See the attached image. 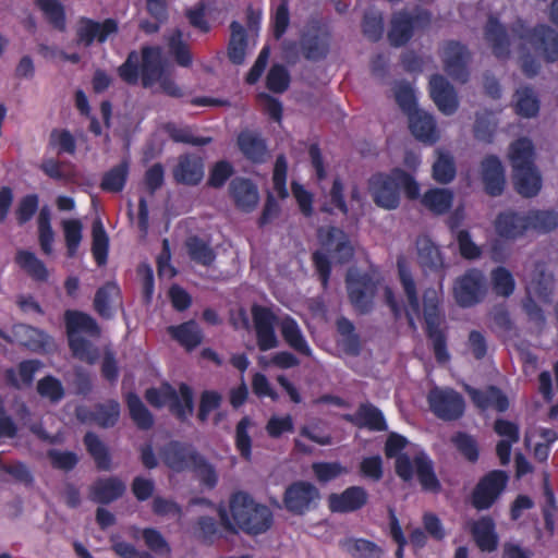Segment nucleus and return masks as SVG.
Wrapping results in <instances>:
<instances>
[{
  "label": "nucleus",
  "mask_w": 558,
  "mask_h": 558,
  "mask_svg": "<svg viewBox=\"0 0 558 558\" xmlns=\"http://www.w3.org/2000/svg\"><path fill=\"white\" fill-rule=\"evenodd\" d=\"M535 149L532 141L520 137L509 147V160L512 166L514 190L524 198L538 195L542 190V175L534 163Z\"/></svg>",
  "instance_id": "nucleus-1"
},
{
  "label": "nucleus",
  "mask_w": 558,
  "mask_h": 558,
  "mask_svg": "<svg viewBox=\"0 0 558 558\" xmlns=\"http://www.w3.org/2000/svg\"><path fill=\"white\" fill-rule=\"evenodd\" d=\"M118 74L128 85H136L141 78L143 87H151L165 75L160 47H142L141 63L138 52L130 51L125 61L118 68Z\"/></svg>",
  "instance_id": "nucleus-2"
},
{
  "label": "nucleus",
  "mask_w": 558,
  "mask_h": 558,
  "mask_svg": "<svg viewBox=\"0 0 558 558\" xmlns=\"http://www.w3.org/2000/svg\"><path fill=\"white\" fill-rule=\"evenodd\" d=\"M64 325L69 348L73 355L81 361L94 363L98 357V350L89 340L82 337V333L98 338L101 329L96 319L82 311L66 310Z\"/></svg>",
  "instance_id": "nucleus-3"
},
{
  "label": "nucleus",
  "mask_w": 558,
  "mask_h": 558,
  "mask_svg": "<svg viewBox=\"0 0 558 558\" xmlns=\"http://www.w3.org/2000/svg\"><path fill=\"white\" fill-rule=\"evenodd\" d=\"M229 510L239 529L248 535L267 532L274 522L271 510L265 505L257 504L245 492H236L231 495Z\"/></svg>",
  "instance_id": "nucleus-4"
},
{
  "label": "nucleus",
  "mask_w": 558,
  "mask_h": 558,
  "mask_svg": "<svg viewBox=\"0 0 558 558\" xmlns=\"http://www.w3.org/2000/svg\"><path fill=\"white\" fill-rule=\"evenodd\" d=\"M423 315L425 322V333L432 343L435 359L442 364L450 360L447 347V332L445 323V313L441 308V299L439 291L434 288H427L423 292Z\"/></svg>",
  "instance_id": "nucleus-5"
},
{
  "label": "nucleus",
  "mask_w": 558,
  "mask_h": 558,
  "mask_svg": "<svg viewBox=\"0 0 558 558\" xmlns=\"http://www.w3.org/2000/svg\"><path fill=\"white\" fill-rule=\"evenodd\" d=\"M151 386L146 390L147 402L155 408L168 407L170 413L180 422H185L194 410L192 386Z\"/></svg>",
  "instance_id": "nucleus-6"
},
{
  "label": "nucleus",
  "mask_w": 558,
  "mask_h": 558,
  "mask_svg": "<svg viewBox=\"0 0 558 558\" xmlns=\"http://www.w3.org/2000/svg\"><path fill=\"white\" fill-rule=\"evenodd\" d=\"M345 288L349 301L357 314L366 315L373 311L378 280L369 272L349 269L345 275Z\"/></svg>",
  "instance_id": "nucleus-7"
},
{
  "label": "nucleus",
  "mask_w": 558,
  "mask_h": 558,
  "mask_svg": "<svg viewBox=\"0 0 558 558\" xmlns=\"http://www.w3.org/2000/svg\"><path fill=\"white\" fill-rule=\"evenodd\" d=\"M331 32L319 20L311 19L300 35L303 57L308 61L325 59L330 52Z\"/></svg>",
  "instance_id": "nucleus-8"
},
{
  "label": "nucleus",
  "mask_w": 558,
  "mask_h": 558,
  "mask_svg": "<svg viewBox=\"0 0 558 558\" xmlns=\"http://www.w3.org/2000/svg\"><path fill=\"white\" fill-rule=\"evenodd\" d=\"M520 39H525L539 50L546 63L558 62V32L547 24H537L533 28H525L522 21L512 27Z\"/></svg>",
  "instance_id": "nucleus-9"
},
{
  "label": "nucleus",
  "mask_w": 558,
  "mask_h": 558,
  "mask_svg": "<svg viewBox=\"0 0 558 558\" xmlns=\"http://www.w3.org/2000/svg\"><path fill=\"white\" fill-rule=\"evenodd\" d=\"M509 476L502 470H493L482 476L471 493V505L477 511L490 509L507 487Z\"/></svg>",
  "instance_id": "nucleus-10"
},
{
  "label": "nucleus",
  "mask_w": 558,
  "mask_h": 558,
  "mask_svg": "<svg viewBox=\"0 0 558 558\" xmlns=\"http://www.w3.org/2000/svg\"><path fill=\"white\" fill-rule=\"evenodd\" d=\"M427 401L434 415L446 422L461 418L465 411L463 397L448 387L433 386L427 395Z\"/></svg>",
  "instance_id": "nucleus-11"
},
{
  "label": "nucleus",
  "mask_w": 558,
  "mask_h": 558,
  "mask_svg": "<svg viewBox=\"0 0 558 558\" xmlns=\"http://www.w3.org/2000/svg\"><path fill=\"white\" fill-rule=\"evenodd\" d=\"M487 293L486 278L478 268H470L456 279L453 296L461 307H471L481 303Z\"/></svg>",
  "instance_id": "nucleus-12"
},
{
  "label": "nucleus",
  "mask_w": 558,
  "mask_h": 558,
  "mask_svg": "<svg viewBox=\"0 0 558 558\" xmlns=\"http://www.w3.org/2000/svg\"><path fill=\"white\" fill-rule=\"evenodd\" d=\"M374 203L384 209H396L400 204V192L395 169L390 173H375L368 180Z\"/></svg>",
  "instance_id": "nucleus-13"
},
{
  "label": "nucleus",
  "mask_w": 558,
  "mask_h": 558,
  "mask_svg": "<svg viewBox=\"0 0 558 558\" xmlns=\"http://www.w3.org/2000/svg\"><path fill=\"white\" fill-rule=\"evenodd\" d=\"M319 498L318 488L305 481L290 484L283 494V506L290 513L302 515L310 511Z\"/></svg>",
  "instance_id": "nucleus-14"
},
{
  "label": "nucleus",
  "mask_w": 558,
  "mask_h": 558,
  "mask_svg": "<svg viewBox=\"0 0 558 558\" xmlns=\"http://www.w3.org/2000/svg\"><path fill=\"white\" fill-rule=\"evenodd\" d=\"M121 407L117 400L110 399L106 402L96 403L93 408L77 407L75 414L84 424H96L102 428L113 427L120 417Z\"/></svg>",
  "instance_id": "nucleus-15"
},
{
  "label": "nucleus",
  "mask_w": 558,
  "mask_h": 558,
  "mask_svg": "<svg viewBox=\"0 0 558 558\" xmlns=\"http://www.w3.org/2000/svg\"><path fill=\"white\" fill-rule=\"evenodd\" d=\"M252 317L256 333L257 347L265 352L278 347V339L275 331L277 316L266 306L254 305Z\"/></svg>",
  "instance_id": "nucleus-16"
},
{
  "label": "nucleus",
  "mask_w": 558,
  "mask_h": 558,
  "mask_svg": "<svg viewBox=\"0 0 558 558\" xmlns=\"http://www.w3.org/2000/svg\"><path fill=\"white\" fill-rule=\"evenodd\" d=\"M118 31V22L114 19L109 17L102 22H97L82 16L76 28V40L77 44L84 47H90L95 40L104 44L111 35L117 34Z\"/></svg>",
  "instance_id": "nucleus-17"
},
{
  "label": "nucleus",
  "mask_w": 558,
  "mask_h": 558,
  "mask_svg": "<svg viewBox=\"0 0 558 558\" xmlns=\"http://www.w3.org/2000/svg\"><path fill=\"white\" fill-rule=\"evenodd\" d=\"M429 13L424 11L416 15H411L405 11L393 14L388 32V39L391 46L401 47L410 41L415 26L420 22H428Z\"/></svg>",
  "instance_id": "nucleus-18"
},
{
  "label": "nucleus",
  "mask_w": 558,
  "mask_h": 558,
  "mask_svg": "<svg viewBox=\"0 0 558 558\" xmlns=\"http://www.w3.org/2000/svg\"><path fill=\"white\" fill-rule=\"evenodd\" d=\"M469 50L465 45L457 40H449L444 46L442 62L447 74L461 83L469 78L468 71Z\"/></svg>",
  "instance_id": "nucleus-19"
},
{
  "label": "nucleus",
  "mask_w": 558,
  "mask_h": 558,
  "mask_svg": "<svg viewBox=\"0 0 558 558\" xmlns=\"http://www.w3.org/2000/svg\"><path fill=\"white\" fill-rule=\"evenodd\" d=\"M201 453L191 445L172 440L162 450L165 464L174 472L190 471Z\"/></svg>",
  "instance_id": "nucleus-20"
},
{
  "label": "nucleus",
  "mask_w": 558,
  "mask_h": 558,
  "mask_svg": "<svg viewBox=\"0 0 558 558\" xmlns=\"http://www.w3.org/2000/svg\"><path fill=\"white\" fill-rule=\"evenodd\" d=\"M368 493L363 486H349L341 493L328 497V507L333 513H351L361 510L368 502Z\"/></svg>",
  "instance_id": "nucleus-21"
},
{
  "label": "nucleus",
  "mask_w": 558,
  "mask_h": 558,
  "mask_svg": "<svg viewBox=\"0 0 558 558\" xmlns=\"http://www.w3.org/2000/svg\"><path fill=\"white\" fill-rule=\"evenodd\" d=\"M481 178L486 194L500 196L506 186V173L502 162L496 155H487L481 161Z\"/></svg>",
  "instance_id": "nucleus-22"
},
{
  "label": "nucleus",
  "mask_w": 558,
  "mask_h": 558,
  "mask_svg": "<svg viewBox=\"0 0 558 558\" xmlns=\"http://www.w3.org/2000/svg\"><path fill=\"white\" fill-rule=\"evenodd\" d=\"M429 94L439 111L444 114L450 116L457 111L459 107L457 92L445 76L440 74L432 75L429 80Z\"/></svg>",
  "instance_id": "nucleus-23"
},
{
  "label": "nucleus",
  "mask_w": 558,
  "mask_h": 558,
  "mask_svg": "<svg viewBox=\"0 0 558 558\" xmlns=\"http://www.w3.org/2000/svg\"><path fill=\"white\" fill-rule=\"evenodd\" d=\"M94 310L105 319H111L118 308H123L122 292L116 281L100 286L94 296Z\"/></svg>",
  "instance_id": "nucleus-24"
},
{
  "label": "nucleus",
  "mask_w": 558,
  "mask_h": 558,
  "mask_svg": "<svg viewBox=\"0 0 558 558\" xmlns=\"http://www.w3.org/2000/svg\"><path fill=\"white\" fill-rule=\"evenodd\" d=\"M229 195L234 206L243 213H252L259 201L256 184L247 178L235 177L229 183Z\"/></svg>",
  "instance_id": "nucleus-25"
},
{
  "label": "nucleus",
  "mask_w": 558,
  "mask_h": 558,
  "mask_svg": "<svg viewBox=\"0 0 558 558\" xmlns=\"http://www.w3.org/2000/svg\"><path fill=\"white\" fill-rule=\"evenodd\" d=\"M469 532L482 553H493L498 548L499 536L496 523L490 515H482L469 523Z\"/></svg>",
  "instance_id": "nucleus-26"
},
{
  "label": "nucleus",
  "mask_w": 558,
  "mask_h": 558,
  "mask_svg": "<svg viewBox=\"0 0 558 558\" xmlns=\"http://www.w3.org/2000/svg\"><path fill=\"white\" fill-rule=\"evenodd\" d=\"M407 444L405 437L392 433L388 436L384 449L387 458H396L395 471L403 482H410L413 478L412 460L407 453L401 452Z\"/></svg>",
  "instance_id": "nucleus-27"
},
{
  "label": "nucleus",
  "mask_w": 558,
  "mask_h": 558,
  "mask_svg": "<svg viewBox=\"0 0 558 558\" xmlns=\"http://www.w3.org/2000/svg\"><path fill=\"white\" fill-rule=\"evenodd\" d=\"M464 387L468 389L474 405L482 411L495 410L504 413L509 408V399L498 386H485L483 389L472 386Z\"/></svg>",
  "instance_id": "nucleus-28"
},
{
  "label": "nucleus",
  "mask_w": 558,
  "mask_h": 558,
  "mask_svg": "<svg viewBox=\"0 0 558 558\" xmlns=\"http://www.w3.org/2000/svg\"><path fill=\"white\" fill-rule=\"evenodd\" d=\"M416 246L418 264L423 270L438 275L439 281H442L446 264L440 248L429 238H420ZM439 286L441 287V282H439Z\"/></svg>",
  "instance_id": "nucleus-29"
},
{
  "label": "nucleus",
  "mask_w": 558,
  "mask_h": 558,
  "mask_svg": "<svg viewBox=\"0 0 558 558\" xmlns=\"http://www.w3.org/2000/svg\"><path fill=\"white\" fill-rule=\"evenodd\" d=\"M173 178L179 184L198 185L204 178L203 158L195 154L181 155L173 169Z\"/></svg>",
  "instance_id": "nucleus-30"
},
{
  "label": "nucleus",
  "mask_w": 558,
  "mask_h": 558,
  "mask_svg": "<svg viewBox=\"0 0 558 558\" xmlns=\"http://www.w3.org/2000/svg\"><path fill=\"white\" fill-rule=\"evenodd\" d=\"M484 38L489 45L493 54L499 60H506L510 56V38L507 28L498 17L490 15L484 27Z\"/></svg>",
  "instance_id": "nucleus-31"
},
{
  "label": "nucleus",
  "mask_w": 558,
  "mask_h": 558,
  "mask_svg": "<svg viewBox=\"0 0 558 558\" xmlns=\"http://www.w3.org/2000/svg\"><path fill=\"white\" fill-rule=\"evenodd\" d=\"M495 229L497 234L504 239L514 240L522 236L529 230L526 213L507 210L498 214Z\"/></svg>",
  "instance_id": "nucleus-32"
},
{
  "label": "nucleus",
  "mask_w": 558,
  "mask_h": 558,
  "mask_svg": "<svg viewBox=\"0 0 558 558\" xmlns=\"http://www.w3.org/2000/svg\"><path fill=\"white\" fill-rule=\"evenodd\" d=\"M125 484L116 476L98 478L89 488L92 501L100 505H108L125 493Z\"/></svg>",
  "instance_id": "nucleus-33"
},
{
  "label": "nucleus",
  "mask_w": 558,
  "mask_h": 558,
  "mask_svg": "<svg viewBox=\"0 0 558 558\" xmlns=\"http://www.w3.org/2000/svg\"><path fill=\"white\" fill-rule=\"evenodd\" d=\"M412 463L413 474H416L422 490L432 494L440 493L441 483L435 473L432 459L425 452H421L414 456Z\"/></svg>",
  "instance_id": "nucleus-34"
},
{
  "label": "nucleus",
  "mask_w": 558,
  "mask_h": 558,
  "mask_svg": "<svg viewBox=\"0 0 558 558\" xmlns=\"http://www.w3.org/2000/svg\"><path fill=\"white\" fill-rule=\"evenodd\" d=\"M409 129L412 135L424 143L434 144L438 140L434 117L424 111L415 110L409 116Z\"/></svg>",
  "instance_id": "nucleus-35"
},
{
  "label": "nucleus",
  "mask_w": 558,
  "mask_h": 558,
  "mask_svg": "<svg viewBox=\"0 0 558 558\" xmlns=\"http://www.w3.org/2000/svg\"><path fill=\"white\" fill-rule=\"evenodd\" d=\"M236 144L242 155L253 163H263L267 155L266 141L251 131H242L236 137Z\"/></svg>",
  "instance_id": "nucleus-36"
},
{
  "label": "nucleus",
  "mask_w": 558,
  "mask_h": 558,
  "mask_svg": "<svg viewBox=\"0 0 558 558\" xmlns=\"http://www.w3.org/2000/svg\"><path fill=\"white\" fill-rule=\"evenodd\" d=\"M348 420L360 428H367L373 432H384L388 428L383 412L372 403H362L354 415Z\"/></svg>",
  "instance_id": "nucleus-37"
},
{
  "label": "nucleus",
  "mask_w": 558,
  "mask_h": 558,
  "mask_svg": "<svg viewBox=\"0 0 558 558\" xmlns=\"http://www.w3.org/2000/svg\"><path fill=\"white\" fill-rule=\"evenodd\" d=\"M167 331L172 339L187 351L194 350L203 340V333L197 323L193 319L177 326H169Z\"/></svg>",
  "instance_id": "nucleus-38"
},
{
  "label": "nucleus",
  "mask_w": 558,
  "mask_h": 558,
  "mask_svg": "<svg viewBox=\"0 0 558 558\" xmlns=\"http://www.w3.org/2000/svg\"><path fill=\"white\" fill-rule=\"evenodd\" d=\"M14 335L22 345L35 352L46 350L51 342V337L46 331L26 324L15 325Z\"/></svg>",
  "instance_id": "nucleus-39"
},
{
  "label": "nucleus",
  "mask_w": 558,
  "mask_h": 558,
  "mask_svg": "<svg viewBox=\"0 0 558 558\" xmlns=\"http://www.w3.org/2000/svg\"><path fill=\"white\" fill-rule=\"evenodd\" d=\"M193 534L201 544L206 546H213L217 541L226 538L218 521L210 515H201L195 520Z\"/></svg>",
  "instance_id": "nucleus-40"
},
{
  "label": "nucleus",
  "mask_w": 558,
  "mask_h": 558,
  "mask_svg": "<svg viewBox=\"0 0 558 558\" xmlns=\"http://www.w3.org/2000/svg\"><path fill=\"white\" fill-rule=\"evenodd\" d=\"M130 174V161L121 160L102 174L100 189L108 193H120L124 190Z\"/></svg>",
  "instance_id": "nucleus-41"
},
{
  "label": "nucleus",
  "mask_w": 558,
  "mask_h": 558,
  "mask_svg": "<svg viewBox=\"0 0 558 558\" xmlns=\"http://www.w3.org/2000/svg\"><path fill=\"white\" fill-rule=\"evenodd\" d=\"M280 331L283 340L290 348L303 355H311V348L294 318L290 316L284 317L280 323Z\"/></svg>",
  "instance_id": "nucleus-42"
},
{
  "label": "nucleus",
  "mask_w": 558,
  "mask_h": 558,
  "mask_svg": "<svg viewBox=\"0 0 558 558\" xmlns=\"http://www.w3.org/2000/svg\"><path fill=\"white\" fill-rule=\"evenodd\" d=\"M230 31L228 58L231 63L240 65L244 62L246 56L247 34L243 25L236 21L231 22Z\"/></svg>",
  "instance_id": "nucleus-43"
},
{
  "label": "nucleus",
  "mask_w": 558,
  "mask_h": 558,
  "mask_svg": "<svg viewBox=\"0 0 558 558\" xmlns=\"http://www.w3.org/2000/svg\"><path fill=\"white\" fill-rule=\"evenodd\" d=\"M83 442L99 471L111 470L112 461L109 449L95 433L87 432Z\"/></svg>",
  "instance_id": "nucleus-44"
},
{
  "label": "nucleus",
  "mask_w": 558,
  "mask_h": 558,
  "mask_svg": "<svg viewBox=\"0 0 558 558\" xmlns=\"http://www.w3.org/2000/svg\"><path fill=\"white\" fill-rule=\"evenodd\" d=\"M15 263L35 281L45 282L48 280V269L35 253L27 250H19L15 255Z\"/></svg>",
  "instance_id": "nucleus-45"
},
{
  "label": "nucleus",
  "mask_w": 558,
  "mask_h": 558,
  "mask_svg": "<svg viewBox=\"0 0 558 558\" xmlns=\"http://www.w3.org/2000/svg\"><path fill=\"white\" fill-rule=\"evenodd\" d=\"M324 245L332 250L340 264L348 263L353 257V247L347 234L339 228L330 227L328 229Z\"/></svg>",
  "instance_id": "nucleus-46"
},
{
  "label": "nucleus",
  "mask_w": 558,
  "mask_h": 558,
  "mask_svg": "<svg viewBox=\"0 0 558 558\" xmlns=\"http://www.w3.org/2000/svg\"><path fill=\"white\" fill-rule=\"evenodd\" d=\"M185 248L190 258L196 264L210 266L216 259V253L208 241L198 235H191L185 240Z\"/></svg>",
  "instance_id": "nucleus-47"
},
{
  "label": "nucleus",
  "mask_w": 558,
  "mask_h": 558,
  "mask_svg": "<svg viewBox=\"0 0 558 558\" xmlns=\"http://www.w3.org/2000/svg\"><path fill=\"white\" fill-rule=\"evenodd\" d=\"M541 101L531 86H523L515 92L514 109L522 118H534L538 114Z\"/></svg>",
  "instance_id": "nucleus-48"
},
{
  "label": "nucleus",
  "mask_w": 558,
  "mask_h": 558,
  "mask_svg": "<svg viewBox=\"0 0 558 558\" xmlns=\"http://www.w3.org/2000/svg\"><path fill=\"white\" fill-rule=\"evenodd\" d=\"M458 225V219L451 217L449 220V229L452 233H456V241L461 257L466 260L480 258L482 256V248L472 240L471 233L468 230L462 229L456 231Z\"/></svg>",
  "instance_id": "nucleus-49"
},
{
  "label": "nucleus",
  "mask_w": 558,
  "mask_h": 558,
  "mask_svg": "<svg viewBox=\"0 0 558 558\" xmlns=\"http://www.w3.org/2000/svg\"><path fill=\"white\" fill-rule=\"evenodd\" d=\"M36 7L43 12L52 28L59 32L66 29L65 9L59 0H35Z\"/></svg>",
  "instance_id": "nucleus-50"
},
{
  "label": "nucleus",
  "mask_w": 558,
  "mask_h": 558,
  "mask_svg": "<svg viewBox=\"0 0 558 558\" xmlns=\"http://www.w3.org/2000/svg\"><path fill=\"white\" fill-rule=\"evenodd\" d=\"M529 230L548 233L558 228V213L554 209H532L526 213Z\"/></svg>",
  "instance_id": "nucleus-51"
},
{
  "label": "nucleus",
  "mask_w": 558,
  "mask_h": 558,
  "mask_svg": "<svg viewBox=\"0 0 558 558\" xmlns=\"http://www.w3.org/2000/svg\"><path fill=\"white\" fill-rule=\"evenodd\" d=\"M126 405L129 408L130 416L137 428L148 430L153 427V414L136 393L129 392L126 395Z\"/></svg>",
  "instance_id": "nucleus-52"
},
{
  "label": "nucleus",
  "mask_w": 558,
  "mask_h": 558,
  "mask_svg": "<svg viewBox=\"0 0 558 558\" xmlns=\"http://www.w3.org/2000/svg\"><path fill=\"white\" fill-rule=\"evenodd\" d=\"M453 201V194L447 189H430L422 197V204L436 215L447 213Z\"/></svg>",
  "instance_id": "nucleus-53"
},
{
  "label": "nucleus",
  "mask_w": 558,
  "mask_h": 558,
  "mask_svg": "<svg viewBox=\"0 0 558 558\" xmlns=\"http://www.w3.org/2000/svg\"><path fill=\"white\" fill-rule=\"evenodd\" d=\"M109 236L100 220L93 223L92 253L98 266H104L108 260Z\"/></svg>",
  "instance_id": "nucleus-54"
},
{
  "label": "nucleus",
  "mask_w": 558,
  "mask_h": 558,
  "mask_svg": "<svg viewBox=\"0 0 558 558\" xmlns=\"http://www.w3.org/2000/svg\"><path fill=\"white\" fill-rule=\"evenodd\" d=\"M397 267H398L399 280H400V283L405 293L410 311L413 314H418L420 313V300H418V295H417L416 283L411 274V270L400 259L397 263Z\"/></svg>",
  "instance_id": "nucleus-55"
},
{
  "label": "nucleus",
  "mask_w": 558,
  "mask_h": 558,
  "mask_svg": "<svg viewBox=\"0 0 558 558\" xmlns=\"http://www.w3.org/2000/svg\"><path fill=\"white\" fill-rule=\"evenodd\" d=\"M48 146L53 149L58 156L71 155L76 153V140L66 129H52L49 134Z\"/></svg>",
  "instance_id": "nucleus-56"
},
{
  "label": "nucleus",
  "mask_w": 558,
  "mask_h": 558,
  "mask_svg": "<svg viewBox=\"0 0 558 558\" xmlns=\"http://www.w3.org/2000/svg\"><path fill=\"white\" fill-rule=\"evenodd\" d=\"M490 281L494 292L498 296L509 298L515 289V280L509 269L498 266L490 271Z\"/></svg>",
  "instance_id": "nucleus-57"
},
{
  "label": "nucleus",
  "mask_w": 558,
  "mask_h": 558,
  "mask_svg": "<svg viewBox=\"0 0 558 558\" xmlns=\"http://www.w3.org/2000/svg\"><path fill=\"white\" fill-rule=\"evenodd\" d=\"M253 426V421L250 416H243L235 426L234 446L240 456L250 461L252 458V438L248 434V428Z\"/></svg>",
  "instance_id": "nucleus-58"
},
{
  "label": "nucleus",
  "mask_w": 558,
  "mask_h": 558,
  "mask_svg": "<svg viewBox=\"0 0 558 558\" xmlns=\"http://www.w3.org/2000/svg\"><path fill=\"white\" fill-rule=\"evenodd\" d=\"M38 241L41 251L49 255L52 252V243L54 240V233L51 228V213L47 206H44L39 210L38 219Z\"/></svg>",
  "instance_id": "nucleus-59"
},
{
  "label": "nucleus",
  "mask_w": 558,
  "mask_h": 558,
  "mask_svg": "<svg viewBox=\"0 0 558 558\" xmlns=\"http://www.w3.org/2000/svg\"><path fill=\"white\" fill-rule=\"evenodd\" d=\"M451 442L469 462L475 463L478 460L480 448L472 435L465 432H457L451 437Z\"/></svg>",
  "instance_id": "nucleus-60"
},
{
  "label": "nucleus",
  "mask_w": 558,
  "mask_h": 558,
  "mask_svg": "<svg viewBox=\"0 0 558 558\" xmlns=\"http://www.w3.org/2000/svg\"><path fill=\"white\" fill-rule=\"evenodd\" d=\"M168 48L179 65L189 68L192 64V53L189 46L183 41L180 29H175L169 37Z\"/></svg>",
  "instance_id": "nucleus-61"
},
{
  "label": "nucleus",
  "mask_w": 558,
  "mask_h": 558,
  "mask_svg": "<svg viewBox=\"0 0 558 558\" xmlns=\"http://www.w3.org/2000/svg\"><path fill=\"white\" fill-rule=\"evenodd\" d=\"M68 257H74L82 241V222L78 219H68L62 222Z\"/></svg>",
  "instance_id": "nucleus-62"
},
{
  "label": "nucleus",
  "mask_w": 558,
  "mask_h": 558,
  "mask_svg": "<svg viewBox=\"0 0 558 558\" xmlns=\"http://www.w3.org/2000/svg\"><path fill=\"white\" fill-rule=\"evenodd\" d=\"M142 537L147 548L154 554L167 557L171 554V547L163 535L155 527L142 530Z\"/></svg>",
  "instance_id": "nucleus-63"
},
{
  "label": "nucleus",
  "mask_w": 558,
  "mask_h": 558,
  "mask_svg": "<svg viewBox=\"0 0 558 558\" xmlns=\"http://www.w3.org/2000/svg\"><path fill=\"white\" fill-rule=\"evenodd\" d=\"M290 74L284 65L274 64L266 76V87L276 94H281L289 88Z\"/></svg>",
  "instance_id": "nucleus-64"
}]
</instances>
